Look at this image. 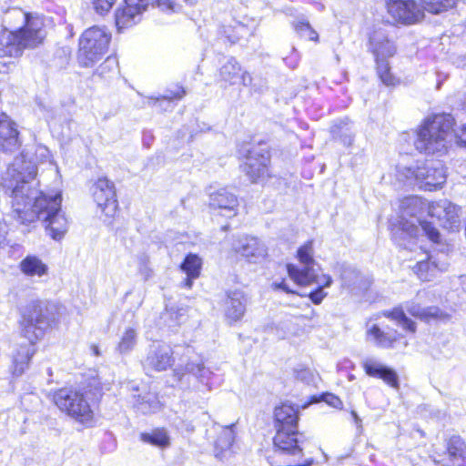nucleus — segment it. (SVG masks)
Masks as SVG:
<instances>
[{"label": "nucleus", "mask_w": 466, "mask_h": 466, "mask_svg": "<svg viewBox=\"0 0 466 466\" xmlns=\"http://www.w3.org/2000/svg\"><path fill=\"white\" fill-rule=\"evenodd\" d=\"M42 43L37 36H24L7 28L0 31V73H7L14 66L12 59L19 57L25 48H34Z\"/></svg>", "instance_id": "10"}, {"label": "nucleus", "mask_w": 466, "mask_h": 466, "mask_svg": "<svg viewBox=\"0 0 466 466\" xmlns=\"http://www.w3.org/2000/svg\"><path fill=\"white\" fill-rule=\"evenodd\" d=\"M399 336L396 331H386L378 324L367 323L366 339L377 347L384 349L392 348Z\"/></svg>", "instance_id": "24"}, {"label": "nucleus", "mask_w": 466, "mask_h": 466, "mask_svg": "<svg viewBox=\"0 0 466 466\" xmlns=\"http://www.w3.org/2000/svg\"><path fill=\"white\" fill-rule=\"evenodd\" d=\"M279 288L282 289L283 290H285L286 292H292L291 290L289 289V288L287 287V285L284 283V282H281L278 285Z\"/></svg>", "instance_id": "55"}, {"label": "nucleus", "mask_w": 466, "mask_h": 466, "mask_svg": "<svg viewBox=\"0 0 466 466\" xmlns=\"http://www.w3.org/2000/svg\"><path fill=\"white\" fill-rule=\"evenodd\" d=\"M219 81L225 86H234L240 83L248 86L252 83V77L234 57H228L219 68Z\"/></svg>", "instance_id": "18"}, {"label": "nucleus", "mask_w": 466, "mask_h": 466, "mask_svg": "<svg viewBox=\"0 0 466 466\" xmlns=\"http://www.w3.org/2000/svg\"><path fill=\"white\" fill-rule=\"evenodd\" d=\"M431 203L416 196L405 198L400 201V213L396 221L391 223L392 231L395 238H402V235L410 237L418 236L421 230L431 241H440V233L438 229L422 219L424 214L429 215V207Z\"/></svg>", "instance_id": "4"}, {"label": "nucleus", "mask_w": 466, "mask_h": 466, "mask_svg": "<svg viewBox=\"0 0 466 466\" xmlns=\"http://www.w3.org/2000/svg\"><path fill=\"white\" fill-rule=\"evenodd\" d=\"M414 272L422 281H431L440 272L447 269V263H440L432 256L426 255V259H420L414 267Z\"/></svg>", "instance_id": "25"}, {"label": "nucleus", "mask_w": 466, "mask_h": 466, "mask_svg": "<svg viewBox=\"0 0 466 466\" xmlns=\"http://www.w3.org/2000/svg\"><path fill=\"white\" fill-rule=\"evenodd\" d=\"M116 0H92V4L94 5L95 10L103 15L107 13Z\"/></svg>", "instance_id": "45"}, {"label": "nucleus", "mask_w": 466, "mask_h": 466, "mask_svg": "<svg viewBox=\"0 0 466 466\" xmlns=\"http://www.w3.org/2000/svg\"><path fill=\"white\" fill-rule=\"evenodd\" d=\"M156 5L166 13H176L181 8L179 0H155Z\"/></svg>", "instance_id": "44"}, {"label": "nucleus", "mask_w": 466, "mask_h": 466, "mask_svg": "<svg viewBox=\"0 0 466 466\" xmlns=\"http://www.w3.org/2000/svg\"><path fill=\"white\" fill-rule=\"evenodd\" d=\"M299 262L303 265L302 268L289 264L288 273L289 277L299 285H309L312 283L321 285L322 282L318 279L316 262L313 258V241L309 240L301 246L297 252Z\"/></svg>", "instance_id": "11"}, {"label": "nucleus", "mask_w": 466, "mask_h": 466, "mask_svg": "<svg viewBox=\"0 0 466 466\" xmlns=\"http://www.w3.org/2000/svg\"><path fill=\"white\" fill-rule=\"evenodd\" d=\"M234 250L250 262H258L267 256L265 244L255 237L245 236L233 243Z\"/></svg>", "instance_id": "19"}, {"label": "nucleus", "mask_w": 466, "mask_h": 466, "mask_svg": "<svg viewBox=\"0 0 466 466\" xmlns=\"http://www.w3.org/2000/svg\"><path fill=\"white\" fill-rule=\"evenodd\" d=\"M318 279L322 282V284H317L319 288L309 294V298L314 304H319L327 296V293L323 291V288L329 287L332 282L331 278L328 275H318Z\"/></svg>", "instance_id": "43"}, {"label": "nucleus", "mask_w": 466, "mask_h": 466, "mask_svg": "<svg viewBox=\"0 0 466 466\" xmlns=\"http://www.w3.org/2000/svg\"><path fill=\"white\" fill-rule=\"evenodd\" d=\"M173 363V351L170 346L162 342H154L149 346L143 365L146 369L163 371L171 367Z\"/></svg>", "instance_id": "16"}, {"label": "nucleus", "mask_w": 466, "mask_h": 466, "mask_svg": "<svg viewBox=\"0 0 466 466\" xmlns=\"http://www.w3.org/2000/svg\"><path fill=\"white\" fill-rule=\"evenodd\" d=\"M135 406L144 414L156 412L160 409V402L154 393H147L144 396L134 395Z\"/></svg>", "instance_id": "36"}, {"label": "nucleus", "mask_w": 466, "mask_h": 466, "mask_svg": "<svg viewBox=\"0 0 466 466\" xmlns=\"http://www.w3.org/2000/svg\"><path fill=\"white\" fill-rule=\"evenodd\" d=\"M53 401L60 410L76 421L89 426L94 420V412L84 394L76 390L63 388L53 395Z\"/></svg>", "instance_id": "9"}, {"label": "nucleus", "mask_w": 466, "mask_h": 466, "mask_svg": "<svg viewBox=\"0 0 466 466\" xmlns=\"http://www.w3.org/2000/svg\"><path fill=\"white\" fill-rule=\"evenodd\" d=\"M184 370L186 373H191L210 390L211 387L208 381L211 378L212 372L207 369L202 363L188 362L186 364Z\"/></svg>", "instance_id": "37"}, {"label": "nucleus", "mask_w": 466, "mask_h": 466, "mask_svg": "<svg viewBox=\"0 0 466 466\" xmlns=\"http://www.w3.org/2000/svg\"><path fill=\"white\" fill-rule=\"evenodd\" d=\"M210 206L221 210V215L231 218L236 215L238 199L226 189H220L210 195Z\"/></svg>", "instance_id": "27"}, {"label": "nucleus", "mask_w": 466, "mask_h": 466, "mask_svg": "<svg viewBox=\"0 0 466 466\" xmlns=\"http://www.w3.org/2000/svg\"><path fill=\"white\" fill-rule=\"evenodd\" d=\"M384 315L400 325L404 329L414 333L416 331V323L409 319L402 308H395L391 311H387Z\"/></svg>", "instance_id": "38"}, {"label": "nucleus", "mask_w": 466, "mask_h": 466, "mask_svg": "<svg viewBox=\"0 0 466 466\" xmlns=\"http://www.w3.org/2000/svg\"><path fill=\"white\" fill-rule=\"evenodd\" d=\"M350 274H355V272L350 271V270H345L341 275V279L343 280L344 285L349 286V287L351 286V283L347 280L348 275H350Z\"/></svg>", "instance_id": "52"}, {"label": "nucleus", "mask_w": 466, "mask_h": 466, "mask_svg": "<svg viewBox=\"0 0 466 466\" xmlns=\"http://www.w3.org/2000/svg\"><path fill=\"white\" fill-rule=\"evenodd\" d=\"M201 266L202 261L198 255L188 254L185 258L184 261L180 265V268L187 275V279L185 280L186 287L191 288L193 280L199 277Z\"/></svg>", "instance_id": "32"}, {"label": "nucleus", "mask_w": 466, "mask_h": 466, "mask_svg": "<svg viewBox=\"0 0 466 466\" xmlns=\"http://www.w3.org/2000/svg\"><path fill=\"white\" fill-rule=\"evenodd\" d=\"M387 10L391 18L402 25L420 22L424 13L414 0H387Z\"/></svg>", "instance_id": "13"}, {"label": "nucleus", "mask_w": 466, "mask_h": 466, "mask_svg": "<svg viewBox=\"0 0 466 466\" xmlns=\"http://www.w3.org/2000/svg\"><path fill=\"white\" fill-rule=\"evenodd\" d=\"M141 441L157 447L167 449L170 446V437L167 431L164 428H157L150 432H142L140 434Z\"/></svg>", "instance_id": "34"}, {"label": "nucleus", "mask_w": 466, "mask_h": 466, "mask_svg": "<svg viewBox=\"0 0 466 466\" xmlns=\"http://www.w3.org/2000/svg\"><path fill=\"white\" fill-rule=\"evenodd\" d=\"M92 194L101 213L106 218L115 217L117 211V200L113 182L101 177L92 187Z\"/></svg>", "instance_id": "12"}, {"label": "nucleus", "mask_w": 466, "mask_h": 466, "mask_svg": "<svg viewBox=\"0 0 466 466\" xmlns=\"http://www.w3.org/2000/svg\"><path fill=\"white\" fill-rule=\"evenodd\" d=\"M378 75L386 86H395L399 83V80L390 73L389 63L387 60H381L377 62Z\"/></svg>", "instance_id": "41"}, {"label": "nucleus", "mask_w": 466, "mask_h": 466, "mask_svg": "<svg viewBox=\"0 0 466 466\" xmlns=\"http://www.w3.org/2000/svg\"><path fill=\"white\" fill-rule=\"evenodd\" d=\"M294 28L301 37L307 38L311 41H318V33L310 26L309 23L306 20H299L294 24Z\"/></svg>", "instance_id": "42"}, {"label": "nucleus", "mask_w": 466, "mask_h": 466, "mask_svg": "<svg viewBox=\"0 0 466 466\" xmlns=\"http://www.w3.org/2000/svg\"><path fill=\"white\" fill-rule=\"evenodd\" d=\"M405 309L412 317L425 323L447 322L451 316L446 311L437 306L422 307L415 301H408L405 303Z\"/></svg>", "instance_id": "20"}, {"label": "nucleus", "mask_w": 466, "mask_h": 466, "mask_svg": "<svg viewBox=\"0 0 466 466\" xmlns=\"http://www.w3.org/2000/svg\"><path fill=\"white\" fill-rule=\"evenodd\" d=\"M111 34L105 28L92 26L83 32L78 42L77 60L81 66L90 67L106 55Z\"/></svg>", "instance_id": "7"}, {"label": "nucleus", "mask_w": 466, "mask_h": 466, "mask_svg": "<svg viewBox=\"0 0 466 466\" xmlns=\"http://www.w3.org/2000/svg\"><path fill=\"white\" fill-rule=\"evenodd\" d=\"M4 23L15 34L31 38L37 36L41 42L46 38L44 17L37 13H28L19 7L9 8L5 12Z\"/></svg>", "instance_id": "8"}, {"label": "nucleus", "mask_w": 466, "mask_h": 466, "mask_svg": "<svg viewBox=\"0 0 466 466\" xmlns=\"http://www.w3.org/2000/svg\"><path fill=\"white\" fill-rule=\"evenodd\" d=\"M245 296L241 291H231L224 302L225 315L229 321L239 320L246 310Z\"/></svg>", "instance_id": "28"}, {"label": "nucleus", "mask_w": 466, "mask_h": 466, "mask_svg": "<svg viewBox=\"0 0 466 466\" xmlns=\"http://www.w3.org/2000/svg\"><path fill=\"white\" fill-rule=\"evenodd\" d=\"M116 66V60L115 59H111V58H107L104 64H102L100 66H99V71H100V74L103 75L105 74V69L106 67H110V66Z\"/></svg>", "instance_id": "51"}, {"label": "nucleus", "mask_w": 466, "mask_h": 466, "mask_svg": "<svg viewBox=\"0 0 466 466\" xmlns=\"http://www.w3.org/2000/svg\"><path fill=\"white\" fill-rule=\"evenodd\" d=\"M49 150L42 145H31L16 157L9 165L3 177L2 185L9 198L14 197L15 187H23L28 198H36L40 194L39 182L36 179L37 164L49 159Z\"/></svg>", "instance_id": "3"}, {"label": "nucleus", "mask_w": 466, "mask_h": 466, "mask_svg": "<svg viewBox=\"0 0 466 466\" xmlns=\"http://www.w3.org/2000/svg\"><path fill=\"white\" fill-rule=\"evenodd\" d=\"M363 368L369 376L380 378L390 386L398 387V376L393 370L373 360H366L363 362Z\"/></svg>", "instance_id": "29"}, {"label": "nucleus", "mask_w": 466, "mask_h": 466, "mask_svg": "<svg viewBox=\"0 0 466 466\" xmlns=\"http://www.w3.org/2000/svg\"><path fill=\"white\" fill-rule=\"evenodd\" d=\"M92 351H93V353L96 356H99L100 355L99 349H98V347L96 345H93L92 346Z\"/></svg>", "instance_id": "56"}, {"label": "nucleus", "mask_w": 466, "mask_h": 466, "mask_svg": "<svg viewBox=\"0 0 466 466\" xmlns=\"http://www.w3.org/2000/svg\"><path fill=\"white\" fill-rule=\"evenodd\" d=\"M5 241V231L0 229V247L4 245Z\"/></svg>", "instance_id": "54"}, {"label": "nucleus", "mask_w": 466, "mask_h": 466, "mask_svg": "<svg viewBox=\"0 0 466 466\" xmlns=\"http://www.w3.org/2000/svg\"><path fill=\"white\" fill-rule=\"evenodd\" d=\"M53 306L37 303L24 317L21 331L12 346L10 370L15 376H21L30 366L35 354L37 342L44 337L46 329L55 320Z\"/></svg>", "instance_id": "2"}, {"label": "nucleus", "mask_w": 466, "mask_h": 466, "mask_svg": "<svg viewBox=\"0 0 466 466\" xmlns=\"http://www.w3.org/2000/svg\"><path fill=\"white\" fill-rule=\"evenodd\" d=\"M277 432L273 439L274 445L279 450L295 454L300 452L301 449L299 445L298 430L289 431L283 429H276Z\"/></svg>", "instance_id": "30"}, {"label": "nucleus", "mask_w": 466, "mask_h": 466, "mask_svg": "<svg viewBox=\"0 0 466 466\" xmlns=\"http://www.w3.org/2000/svg\"><path fill=\"white\" fill-rule=\"evenodd\" d=\"M147 0H125V5L116 12V25L118 31L129 28L141 20L147 7Z\"/></svg>", "instance_id": "15"}, {"label": "nucleus", "mask_w": 466, "mask_h": 466, "mask_svg": "<svg viewBox=\"0 0 466 466\" xmlns=\"http://www.w3.org/2000/svg\"><path fill=\"white\" fill-rule=\"evenodd\" d=\"M186 94L185 89L182 86H176L174 90H167V94L162 96L165 100L180 99Z\"/></svg>", "instance_id": "46"}, {"label": "nucleus", "mask_w": 466, "mask_h": 466, "mask_svg": "<svg viewBox=\"0 0 466 466\" xmlns=\"http://www.w3.org/2000/svg\"><path fill=\"white\" fill-rule=\"evenodd\" d=\"M458 0H421L423 7L430 13L440 14L452 8Z\"/></svg>", "instance_id": "40"}, {"label": "nucleus", "mask_w": 466, "mask_h": 466, "mask_svg": "<svg viewBox=\"0 0 466 466\" xmlns=\"http://www.w3.org/2000/svg\"><path fill=\"white\" fill-rule=\"evenodd\" d=\"M220 36L225 37L229 43L234 44L240 38L248 35V27L240 22H234V25H221L218 29Z\"/></svg>", "instance_id": "35"}, {"label": "nucleus", "mask_w": 466, "mask_h": 466, "mask_svg": "<svg viewBox=\"0 0 466 466\" xmlns=\"http://www.w3.org/2000/svg\"><path fill=\"white\" fill-rule=\"evenodd\" d=\"M19 269L27 277L41 278L47 274L48 267L38 257L28 255L19 263Z\"/></svg>", "instance_id": "31"}, {"label": "nucleus", "mask_w": 466, "mask_h": 466, "mask_svg": "<svg viewBox=\"0 0 466 466\" xmlns=\"http://www.w3.org/2000/svg\"><path fill=\"white\" fill-rule=\"evenodd\" d=\"M453 118L451 115L437 114L427 117L417 130L416 149L426 155H443L451 145Z\"/></svg>", "instance_id": "5"}, {"label": "nucleus", "mask_w": 466, "mask_h": 466, "mask_svg": "<svg viewBox=\"0 0 466 466\" xmlns=\"http://www.w3.org/2000/svg\"><path fill=\"white\" fill-rule=\"evenodd\" d=\"M466 460V443L460 436H452L447 441V451L439 459L434 460L441 466H463Z\"/></svg>", "instance_id": "21"}, {"label": "nucleus", "mask_w": 466, "mask_h": 466, "mask_svg": "<svg viewBox=\"0 0 466 466\" xmlns=\"http://www.w3.org/2000/svg\"><path fill=\"white\" fill-rule=\"evenodd\" d=\"M16 124L6 114L0 115V148L13 152L20 146Z\"/></svg>", "instance_id": "22"}, {"label": "nucleus", "mask_w": 466, "mask_h": 466, "mask_svg": "<svg viewBox=\"0 0 466 466\" xmlns=\"http://www.w3.org/2000/svg\"><path fill=\"white\" fill-rule=\"evenodd\" d=\"M351 415L354 419V422L356 424V426L360 429L362 426H361V420L360 418L358 416L357 412L355 410H352L351 411Z\"/></svg>", "instance_id": "53"}, {"label": "nucleus", "mask_w": 466, "mask_h": 466, "mask_svg": "<svg viewBox=\"0 0 466 466\" xmlns=\"http://www.w3.org/2000/svg\"><path fill=\"white\" fill-rule=\"evenodd\" d=\"M455 137L459 144L466 147V124L455 133Z\"/></svg>", "instance_id": "48"}, {"label": "nucleus", "mask_w": 466, "mask_h": 466, "mask_svg": "<svg viewBox=\"0 0 466 466\" xmlns=\"http://www.w3.org/2000/svg\"><path fill=\"white\" fill-rule=\"evenodd\" d=\"M311 376H312L311 371L309 370H307V369H303V370L296 371V378L298 380H302V381L309 382V380L311 378Z\"/></svg>", "instance_id": "49"}, {"label": "nucleus", "mask_w": 466, "mask_h": 466, "mask_svg": "<svg viewBox=\"0 0 466 466\" xmlns=\"http://www.w3.org/2000/svg\"><path fill=\"white\" fill-rule=\"evenodd\" d=\"M275 428L294 431L298 430V409L284 403L275 409Z\"/></svg>", "instance_id": "26"}, {"label": "nucleus", "mask_w": 466, "mask_h": 466, "mask_svg": "<svg viewBox=\"0 0 466 466\" xmlns=\"http://www.w3.org/2000/svg\"><path fill=\"white\" fill-rule=\"evenodd\" d=\"M399 177L424 190L441 188L446 182V171L441 162H417L415 166L399 167Z\"/></svg>", "instance_id": "6"}, {"label": "nucleus", "mask_w": 466, "mask_h": 466, "mask_svg": "<svg viewBox=\"0 0 466 466\" xmlns=\"http://www.w3.org/2000/svg\"><path fill=\"white\" fill-rule=\"evenodd\" d=\"M370 47L376 56V62L386 60L396 52V47L382 29L375 30L370 37Z\"/></svg>", "instance_id": "23"}, {"label": "nucleus", "mask_w": 466, "mask_h": 466, "mask_svg": "<svg viewBox=\"0 0 466 466\" xmlns=\"http://www.w3.org/2000/svg\"><path fill=\"white\" fill-rule=\"evenodd\" d=\"M137 341V332L133 328H127L122 334L118 345L116 347L117 351L120 354H126L131 351Z\"/></svg>", "instance_id": "39"}, {"label": "nucleus", "mask_w": 466, "mask_h": 466, "mask_svg": "<svg viewBox=\"0 0 466 466\" xmlns=\"http://www.w3.org/2000/svg\"><path fill=\"white\" fill-rule=\"evenodd\" d=\"M346 133L340 136V139L344 145L350 146L353 143L354 135L349 130V128H346Z\"/></svg>", "instance_id": "50"}, {"label": "nucleus", "mask_w": 466, "mask_h": 466, "mask_svg": "<svg viewBox=\"0 0 466 466\" xmlns=\"http://www.w3.org/2000/svg\"><path fill=\"white\" fill-rule=\"evenodd\" d=\"M429 216L437 218L442 226L455 230L460 225V208L447 199L432 202L429 207Z\"/></svg>", "instance_id": "17"}, {"label": "nucleus", "mask_w": 466, "mask_h": 466, "mask_svg": "<svg viewBox=\"0 0 466 466\" xmlns=\"http://www.w3.org/2000/svg\"><path fill=\"white\" fill-rule=\"evenodd\" d=\"M11 198V215L20 224L41 220L46 233L56 240L61 239L68 228L67 219L61 213V196L46 197L41 191L36 198H28L23 187H15Z\"/></svg>", "instance_id": "1"}, {"label": "nucleus", "mask_w": 466, "mask_h": 466, "mask_svg": "<svg viewBox=\"0 0 466 466\" xmlns=\"http://www.w3.org/2000/svg\"><path fill=\"white\" fill-rule=\"evenodd\" d=\"M132 389H133L134 390H138V388H136V387H132Z\"/></svg>", "instance_id": "58"}, {"label": "nucleus", "mask_w": 466, "mask_h": 466, "mask_svg": "<svg viewBox=\"0 0 466 466\" xmlns=\"http://www.w3.org/2000/svg\"><path fill=\"white\" fill-rule=\"evenodd\" d=\"M244 171L252 182H258L268 176L269 153L260 147L247 149Z\"/></svg>", "instance_id": "14"}, {"label": "nucleus", "mask_w": 466, "mask_h": 466, "mask_svg": "<svg viewBox=\"0 0 466 466\" xmlns=\"http://www.w3.org/2000/svg\"><path fill=\"white\" fill-rule=\"evenodd\" d=\"M175 373H176V376H177V377H178V380H181V377H182L183 373H180V370H177L175 371Z\"/></svg>", "instance_id": "57"}, {"label": "nucleus", "mask_w": 466, "mask_h": 466, "mask_svg": "<svg viewBox=\"0 0 466 466\" xmlns=\"http://www.w3.org/2000/svg\"><path fill=\"white\" fill-rule=\"evenodd\" d=\"M218 436L215 441L216 457L222 458L223 453L228 451L235 440V432L232 426L218 427L216 429Z\"/></svg>", "instance_id": "33"}, {"label": "nucleus", "mask_w": 466, "mask_h": 466, "mask_svg": "<svg viewBox=\"0 0 466 466\" xmlns=\"http://www.w3.org/2000/svg\"><path fill=\"white\" fill-rule=\"evenodd\" d=\"M324 400L329 405H330L334 408H341L342 407V401L340 400V399L333 394L325 395Z\"/></svg>", "instance_id": "47"}]
</instances>
